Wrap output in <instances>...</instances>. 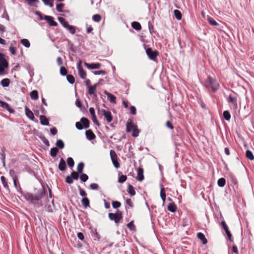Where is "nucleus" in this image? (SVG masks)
<instances>
[{
	"instance_id": "nucleus-21",
	"label": "nucleus",
	"mask_w": 254,
	"mask_h": 254,
	"mask_svg": "<svg viewBox=\"0 0 254 254\" xmlns=\"http://www.w3.org/2000/svg\"><path fill=\"white\" fill-rule=\"evenodd\" d=\"M80 122L81 123L83 127L88 128L89 126V121L86 118H82L80 120Z\"/></svg>"
},
{
	"instance_id": "nucleus-54",
	"label": "nucleus",
	"mask_w": 254,
	"mask_h": 254,
	"mask_svg": "<svg viewBox=\"0 0 254 254\" xmlns=\"http://www.w3.org/2000/svg\"><path fill=\"white\" fill-rule=\"evenodd\" d=\"M112 206L114 208H118L121 206V203L119 201H113L112 202Z\"/></svg>"
},
{
	"instance_id": "nucleus-34",
	"label": "nucleus",
	"mask_w": 254,
	"mask_h": 254,
	"mask_svg": "<svg viewBox=\"0 0 254 254\" xmlns=\"http://www.w3.org/2000/svg\"><path fill=\"white\" fill-rule=\"evenodd\" d=\"M218 185L220 187H223L226 184L225 179L223 178H220L217 181Z\"/></svg>"
},
{
	"instance_id": "nucleus-40",
	"label": "nucleus",
	"mask_w": 254,
	"mask_h": 254,
	"mask_svg": "<svg viewBox=\"0 0 254 254\" xmlns=\"http://www.w3.org/2000/svg\"><path fill=\"white\" fill-rule=\"evenodd\" d=\"M21 43L27 48H29L30 46V42L26 39H23L21 40Z\"/></svg>"
},
{
	"instance_id": "nucleus-24",
	"label": "nucleus",
	"mask_w": 254,
	"mask_h": 254,
	"mask_svg": "<svg viewBox=\"0 0 254 254\" xmlns=\"http://www.w3.org/2000/svg\"><path fill=\"white\" fill-rule=\"evenodd\" d=\"M131 26L133 28L137 31L140 30L141 29V26L140 24L136 21H134L132 22Z\"/></svg>"
},
{
	"instance_id": "nucleus-32",
	"label": "nucleus",
	"mask_w": 254,
	"mask_h": 254,
	"mask_svg": "<svg viewBox=\"0 0 254 254\" xmlns=\"http://www.w3.org/2000/svg\"><path fill=\"white\" fill-rule=\"evenodd\" d=\"M0 180H1V181L3 184V187L6 189H9V186H8V183L6 181V179L5 178V177L3 176H1V178H0Z\"/></svg>"
},
{
	"instance_id": "nucleus-64",
	"label": "nucleus",
	"mask_w": 254,
	"mask_h": 254,
	"mask_svg": "<svg viewBox=\"0 0 254 254\" xmlns=\"http://www.w3.org/2000/svg\"><path fill=\"white\" fill-rule=\"evenodd\" d=\"M77 237L79 239L82 241L84 239V235L81 232H79L77 233Z\"/></svg>"
},
{
	"instance_id": "nucleus-5",
	"label": "nucleus",
	"mask_w": 254,
	"mask_h": 254,
	"mask_svg": "<svg viewBox=\"0 0 254 254\" xmlns=\"http://www.w3.org/2000/svg\"><path fill=\"white\" fill-rule=\"evenodd\" d=\"M146 53L149 58L154 61H155L157 57L159 55V52L157 51H153L150 48L146 49Z\"/></svg>"
},
{
	"instance_id": "nucleus-26",
	"label": "nucleus",
	"mask_w": 254,
	"mask_h": 254,
	"mask_svg": "<svg viewBox=\"0 0 254 254\" xmlns=\"http://www.w3.org/2000/svg\"><path fill=\"white\" fill-rule=\"evenodd\" d=\"M128 193L130 196H133L135 194V189L132 185H128Z\"/></svg>"
},
{
	"instance_id": "nucleus-52",
	"label": "nucleus",
	"mask_w": 254,
	"mask_h": 254,
	"mask_svg": "<svg viewBox=\"0 0 254 254\" xmlns=\"http://www.w3.org/2000/svg\"><path fill=\"white\" fill-rule=\"evenodd\" d=\"M66 28H67L69 32L72 34H74L76 32L75 27L73 26L70 25L69 24Z\"/></svg>"
},
{
	"instance_id": "nucleus-43",
	"label": "nucleus",
	"mask_w": 254,
	"mask_h": 254,
	"mask_svg": "<svg viewBox=\"0 0 254 254\" xmlns=\"http://www.w3.org/2000/svg\"><path fill=\"white\" fill-rule=\"evenodd\" d=\"M67 163L68 166L69 167L71 168V167H73L74 164V160L72 159V158H71V157L67 158Z\"/></svg>"
},
{
	"instance_id": "nucleus-46",
	"label": "nucleus",
	"mask_w": 254,
	"mask_h": 254,
	"mask_svg": "<svg viewBox=\"0 0 254 254\" xmlns=\"http://www.w3.org/2000/svg\"><path fill=\"white\" fill-rule=\"evenodd\" d=\"M60 72L61 75L65 76L67 75V71L64 66H61L60 67Z\"/></svg>"
},
{
	"instance_id": "nucleus-8",
	"label": "nucleus",
	"mask_w": 254,
	"mask_h": 254,
	"mask_svg": "<svg viewBox=\"0 0 254 254\" xmlns=\"http://www.w3.org/2000/svg\"><path fill=\"white\" fill-rule=\"evenodd\" d=\"M110 154L114 166L116 168H119L120 166V164L118 161L117 156L116 152L113 150H111Z\"/></svg>"
},
{
	"instance_id": "nucleus-20",
	"label": "nucleus",
	"mask_w": 254,
	"mask_h": 254,
	"mask_svg": "<svg viewBox=\"0 0 254 254\" xmlns=\"http://www.w3.org/2000/svg\"><path fill=\"white\" fill-rule=\"evenodd\" d=\"M197 237L199 240L201 241L203 244L205 245L207 244V240L203 233L201 232L198 233L197 234Z\"/></svg>"
},
{
	"instance_id": "nucleus-16",
	"label": "nucleus",
	"mask_w": 254,
	"mask_h": 254,
	"mask_svg": "<svg viewBox=\"0 0 254 254\" xmlns=\"http://www.w3.org/2000/svg\"><path fill=\"white\" fill-rule=\"evenodd\" d=\"M85 134L87 138L91 140L95 138L96 136L94 133L93 132L91 129H88L85 131Z\"/></svg>"
},
{
	"instance_id": "nucleus-22",
	"label": "nucleus",
	"mask_w": 254,
	"mask_h": 254,
	"mask_svg": "<svg viewBox=\"0 0 254 254\" xmlns=\"http://www.w3.org/2000/svg\"><path fill=\"white\" fill-rule=\"evenodd\" d=\"M59 169L61 170V171H64L65 168H66V163H65V161L64 160V159L63 158H61L60 159V163L59 164Z\"/></svg>"
},
{
	"instance_id": "nucleus-38",
	"label": "nucleus",
	"mask_w": 254,
	"mask_h": 254,
	"mask_svg": "<svg viewBox=\"0 0 254 254\" xmlns=\"http://www.w3.org/2000/svg\"><path fill=\"white\" fill-rule=\"evenodd\" d=\"M59 20L64 27L66 28L69 25V24L65 21L64 18L63 17H60L59 18Z\"/></svg>"
},
{
	"instance_id": "nucleus-48",
	"label": "nucleus",
	"mask_w": 254,
	"mask_h": 254,
	"mask_svg": "<svg viewBox=\"0 0 254 254\" xmlns=\"http://www.w3.org/2000/svg\"><path fill=\"white\" fill-rule=\"evenodd\" d=\"M64 3H61L58 4L56 5V9L58 11L62 12H63V8H64Z\"/></svg>"
},
{
	"instance_id": "nucleus-60",
	"label": "nucleus",
	"mask_w": 254,
	"mask_h": 254,
	"mask_svg": "<svg viewBox=\"0 0 254 254\" xmlns=\"http://www.w3.org/2000/svg\"><path fill=\"white\" fill-rule=\"evenodd\" d=\"M126 180H127V176H125V175H122V176H121L119 178V182L120 183H124V182L126 181Z\"/></svg>"
},
{
	"instance_id": "nucleus-2",
	"label": "nucleus",
	"mask_w": 254,
	"mask_h": 254,
	"mask_svg": "<svg viewBox=\"0 0 254 254\" xmlns=\"http://www.w3.org/2000/svg\"><path fill=\"white\" fill-rule=\"evenodd\" d=\"M205 85L206 87L211 88L213 92L216 91L219 87V84L216 79L211 76L207 77L205 81Z\"/></svg>"
},
{
	"instance_id": "nucleus-58",
	"label": "nucleus",
	"mask_w": 254,
	"mask_h": 254,
	"mask_svg": "<svg viewBox=\"0 0 254 254\" xmlns=\"http://www.w3.org/2000/svg\"><path fill=\"white\" fill-rule=\"evenodd\" d=\"M78 188L80 195L85 197L87 195L86 192L83 190L81 189L80 186H78Z\"/></svg>"
},
{
	"instance_id": "nucleus-1",
	"label": "nucleus",
	"mask_w": 254,
	"mask_h": 254,
	"mask_svg": "<svg viewBox=\"0 0 254 254\" xmlns=\"http://www.w3.org/2000/svg\"><path fill=\"white\" fill-rule=\"evenodd\" d=\"M45 194V190L44 188L39 190L36 193L33 194L30 192H26L23 194L24 198L26 201L32 204H36L37 201L41 200Z\"/></svg>"
},
{
	"instance_id": "nucleus-49",
	"label": "nucleus",
	"mask_w": 254,
	"mask_h": 254,
	"mask_svg": "<svg viewBox=\"0 0 254 254\" xmlns=\"http://www.w3.org/2000/svg\"><path fill=\"white\" fill-rule=\"evenodd\" d=\"M92 236L94 240H98L100 238V235L98 233L96 230H95L94 231H93Z\"/></svg>"
},
{
	"instance_id": "nucleus-11",
	"label": "nucleus",
	"mask_w": 254,
	"mask_h": 254,
	"mask_svg": "<svg viewBox=\"0 0 254 254\" xmlns=\"http://www.w3.org/2000/svg\"><path fill=\"white\" fill-rule=\"evenodd\" d=\"M89 112L92 116V120L93 123L95 124H96V125H97L98 126H100V124L99 123V122L96 117L95 110H94V108H92V107L90 108Z\"/></svg>"
},
{
	"instance_id": "nucleus-10",
	"label": "nucleus",
	"mask_w": 254,
	"mask_h": 254,
	"mask_svg": "<svg viewBox=\"0 0 254 254\" xmlns=\"http://www.w3.org/2000/svg\"><path fill=\"white\" fill-rule=\"evenodd\" d=\"M84 65L88 69H99L101 66V64L100 63H92L88 64L87 63H84Z\"/></svg>"
},
{
	"instance_id": "nucleus-35",
	"label": "nucleus",
	"mask_w": 254,
	"mask_h": 254,
	"mask_svg": "<svg viewBox=\"0 0 254 254\" xmlns=\"http://www.w3.org/2000/svg\"><path fill=\"white\" fill-rule=\"evenodd\" d=\"M246 155L247 158L250 160H253L254 159V156L253 153L249 150H247Z\"/></svg>"
},
{
	"instance_id": "nucleus-4",
	"label": "nucleus",
	"mask_w": 254,
	"mask_h": 254,
	"mask_svg": "<svg viewBox=\"0 0 254 254\" xmlns=\"http://www.w3.org/2000/svg\"><path fill=\"white\" fill-rule=\"evenodd\" d=\"M109 218L111 220L114 221L116 223H118L122 219V212L118 211L117 213H109Z\"/></svg>"
},
{
	"instance_id": "nucleus-12",
	"label": "nucleus",
	"mask_w": 254,
	"mask_h": 254,
	"mask_svg": "<svg viewBox=\"0 0 254 254\" xmlns=\"http://www.w3.org/2000/svg\"><path fill=\"white\" fill-rule=\"evenodd\" d=\"M44 19L46 20L50 26H56L58 24L54 20V18L51 16L45 15Z\"/></svg>"
},
{
	"instance_id": "nucleus-56",
	"label": "nucleus",
	"mask_w": 254,
	"mask_h": 254,
	"mask_svg": "<svg viewBox=\"0 0 254 254\" xmlns=\"http://www.w3.org/2000/svg\"><path fill=\"white\" fill-rule=\"evenodd\" d=\"M129 110H130V113L132 115H134L136 114V110L134 106H130L129 108Z\"/></svg>"
},
{
	"instance_id": "nucleus-53",
	"label": "nucleus",
	"mask_w": 254,
	"mask_h": 254,
	"mask_svg": "<svg viewBox=\"0 0 254 254\" xmlns=\"http://www.w3.org/2000/svg\"><path fill=\"white\" fill-rule=\"evenodd\" d=\"M80 179L82 182H85L88 179V176L86 174H82L80 175Z\"/></svg>"
},
{
	"instance_id": "nucleus-37",
	"label": "nucleus",
	"mask_w": 254,
	"mask_h": 254,
	"mask_svg": "<svg viewBox=\"0 0 254 254\" xmlns=\"http://www.w3.org/2000/svg\"><path fill=\"white\" fill-rule=\"evenodd\" d=\"M66 79L68 82L70 84L74 83L75 81V79L74 76L72 75L68 74L66 75Z\"/></svg>"
},
{
	"instance_id": "nucleus-59",
	"label": "nucleus",
	"mask_w": 254,
	"mask_h": 254,
	"mask_svg": "<svg viewBox=\"0 0 254 254\" xmlns=\"http://www.w3.org/2000/svg\"><path fill=\"white\" fill-rule=\"evenodd\" d=\"M76 127L79 130L82 129L83 128V126H82L81 122H76L75 124Z\"/></svg>"
},
{
	"instance_id": "nucleus-28",
	"label": "nucleus",
	"mask_w": 254,
	"mask_h": 254,
	"mask_svg": "<svg viewBox=\"0 0 254 254\" xmlns=\"http://www.w3.org/2000/svg\"><path fill=\"white\" fill-rule=\"evenodd\" d=\"M30 97L32 99L37 100L39 98L38 92L37 90H33L30 93Z\"/></svg>"
},
{
	"instance_id": "nucleus-61",
	"label": "nucleus",
	"mask_w": 254,
	"mask_h": 254,
	"mask_svg": "<svg viewBox=\"0 0 254 254\" xmlns=\"http://www.w3.org/2000/svg\"><path fill=\"white\" fill-rule=\"evenodd\" d=\"M160 194L161 198H162V197L166 196L165 190L164 188L161 189Z\"/></svg>"
},
{
	"instance_id": "nucleus-25",
	"label": "nucleus",
	"mask_w": 254,
	"mask_h": 254,
	"mask_svg": "<svg viewBox=\"0 0 254 254\" xmlns=\"http://www.w3.org/2000/svg\"><path fill=\"white\" fill-rule=\"evenodd\" d=\"M167 208L170 212H175L177 210V206L174 203H171L168 205Z\"/></svg>"
},
{
	"instance_id": "nucleus-7",
	"label": "nucleus",
	"mask_w": 254,
	"mask_h": 254,
	"mask_svg": "<svg viewBox=\"0 0 254 254\" xmlns=\"http://www.w3.org/2000/svg\"><path fill=\"white\" fill-rule=\"evenodd\" d=\"M8 64L5 59L4 55L0 53V73H2L4 68L8 66Z\"/></svg>"
},
{
	"instance_id": "nucleus-44",
	"label": "nucleus",
	"mask_w": 254,
	"mask_h": 254,
	"mask_svg": "<svg viewBox=\"0 0 254 254\" xmlns=\"http://www.w3.org/2000/svg\"><path fill=\"white\" fill-rule=\"evenodd\" d=\"M28 1V4L30 5L37 7V4L39 3L38 0H27Z\"/></svg>"
},
{
	"instance_id": "nucleus-39",
	"label": "nucleus",
	"mask_w": 254,
	"mask_h": 254,
	"mask_svg": "<svg viewBox=\"0 0 254 254\" xmlns=\"http://www.w3.org/2000/svg\"><path fill=\"white\" fill-rule=\"evenodd\" d=\"M92 20L96 22H99L101 20V16L98 14H94L92 16Z\"/></svg>"
},
{
	"instance_id": "nucleus-33",
	"label": "nucleus",
	"mask_w": 254,
	"mask_h": 254,
	"mask_svg": "<svg viewBox=\"0 0 254 254\" xmlns=\"http://www.w3.org/2000/svg\"><path fill=\"white\" fill-rule=\"evenodd\" d=\"M0 105L1 107H2V108L6 109L7 110H8L9 112H11L10 111L11 109L9 107V105L7 103L4 102L2 101H0Z\"/></svg>"
},
{
	"instance_id": "nucleus-29",
	"label": "nucleus",
	"mask_w": 254,
	"mask_h": 254,
	"mask_svg": "<svg viewBox=\"0 0 254 254\" xmlns=\"http://www.w3.org/2000/svg\"><path fill=\"white\" fill-rule=\"evenodd\" d=\"M59 152V149L57 147H54L51 149L50 155L53 157H55Z\"/></svg>"
},
{
	"instance_id": "nucleus-41",
	"label": "nucleus",
	"mask_w": 254,
	"mask_h": 254,
	"mask_svg": "<svg viewBox=\"0 0 254 254\" xmlns=\"http://www.w3.org/2000/svg\"><path fill=\"white\" fill-rule=\"evenodd\" d=\"M84 164L83 162L79 163L77 167V171L79 173H82L84 168Z\"/></svg>"
},
{
	"instance_id": "nucleus-51",
	"label": "nucleus",
	"mask_w": 254,
	"mask_h": 254,
	"mask_svg": "<svg viewBox=\"0 0 254 254\" xmlns=\"http://www.w3.org/2000/svg\"><path fill=\"white\" fill-rule=\"evenodd\" d=\"M79 173L78 172L73 171L72 172H71L70 176L71 177L72 179L77 180L79 178Z\"/></svg>"
},
{
	"instance_id": "nucleus-45",
	"label": "nucleus",
	"mask_w": 254,
	"mask_h": 254,
	"mask_svg": "<svg viewBox=\"0 0 254 254\" xmlns=\"http://www.w3.org/2000/svg\"><path fill=\"white\" fill-rule=\"evenodd\" d=\"M208 21L209 23L212 26H216L218 25V23L211 17H208Z\"/></svg>"
},
{
	"instance_id": "nucleus-42",
	"label": "nucleus",
	"mask_w": 254,
	"mask_h": 254,
	"mask_svg": "<svg viewBox=\"0 0 254 254\" xmlns=\"http://www.w3.org/2000/svg\"><path fill=\"white\" fill-rule=\"evenodd\" d=\"M88 93L90 95H93L96 96V90L94 89L92 86L88 88Z\"/></svg>"
},
{
	"instance_id": "nucleus-3",
	"label": "nucleus",
	"mask_w": 254,
	"mask_h": 254,
	"mask_svg": "<svg viewBox=\"0 0 254 254\" xmlns=\"http://www.w3.org/2000/svg\"><path fill=\"white\" fill-rule=\"evenodd\" d=\"M128 132H131L132 136L135 137L138 136L140 130L137 125L128 121Z\"/></svg>"
},
{
	"instance_id": "nucleus-50",
	"label": "nucleus",
	"mask_w": 254,
	"mask_h": 254,
	"mask_svg": "<svg viewBox=\"0 0 254 254\" xmlns=\"http://www.w3.org/2000/svg\"><path fill=\"white\" fill-rule=\"evenodd\" d=\"M56 145L60 148L62 149L64 147V142L62 140H58L56 142Z\"/></svg>"
},
{
	"instance_id": "nucleus-36",
	"label": "nucleus",
	"mask_w": 254,
	"mask_h": 254,
	"mask_svg": "<svg viewBox=\"0 0 254 254\" xmlns=\"http://www.w3.org/2000/svg\"><path fill=\"white\" fill-rule=\"evenodd\" d=\"M44 4L46 5H49L50 7H53L54 6V0H42Z\"/></svg>"
},
{
	"instance_id": "nucleus-9",
	"label": "nucleus",
	"mask_w": 254,
	"mask_h": 254,
	"mask_svg": "<svg viewBox=\"0 0 254 254\" xmlns=\"http://www.w3.org/2000/svg\"><path fill=\"white\" fill-rule=\"evenodd\" d=\"M77 66L78 71V74L80 77L82 79H85L87 74L86 72L84 70L82 67L81 61H79V62L77 64Z\"/></svg>"
},
{
	"instance_id": "nucleus-62",
	"label": "nucleus",
	"mask_w": 254,
	"mask_h": 254,
	"mask_svg": "<svg viewBox=\"0 0 254 254\" xmlns=\"http://www.w3.org/2000/svg\"><path fill=\"white\" fill-rule=\"evenodd\" d=\"M166 126L169 128H170L171 129H174V126H173L172 123L170 121H168L166 122Z\"/></svg>"
},
{
	"instance_id": "nucleus-18",
	"label": "nucleus",
	"mask_w": 254,
	"mask_h": 254,
	"mask_svg": "<svg viewBox=\"0 0 254 254\" xmlns=\"http://www.w3.org/2000/svg\"><path fill=\"white\" fill-rule=\"evenodd\" d=\"M25 110L26 116L30 120H33L35 117L33 112L27 107H25Z\"/></svg>"
},
{
	"instance_id": "nucleus-13",
	"label": "nucleus",
	"mask_w": 254,
	"mask_h": 254,
	"mask_svg": "<svg viewBox=\"0 0 254 254\" xmlns=\"http://www.w3.org/2000/svg\"><path fill=\"white\" fill-rule=\"evenodd\" d=\"M221 224H222V228L225 230L229 239L230 241H231L232 236V234H231L230 231L229 230V228H228L226 222L224 221H223L221 222Z\"/></svg>"
},
{
	"instance_id": "nucleus-57",
	"label": "nucleus",
	"mask_w": 254,
	"mask_h": 254,
	"mask_svg": "<svg viewBox=\"0 0 254 254\" xmlns=\"http://www.w3.org/2000/svg\"><path fill=\"white\" fill-rule=\"evenodd\" d=\"M65 182L69 184H71L73 183V179L70 176H67L66 177Z\"/></svg>"
},
{
	"instance_id": "nucleus-63",
	"label": "nucleus",
	"mask_w": 254,
	"mask_h": 254,
	"mask_svg": "<svg viewBox=\"0 0 254 254\" xmlns=\"http://www.w3.org/2000/svg\"><path fill=\"white\" fill-rule=\"evenodd\" d=\"M90 188L92 190H98V188H99L98 184H95V183L91 184L90 185Z\"/></svg>"
},
{
	"instance_id": "nucleus-14",
	"label": "nucleus",
	"mask_w": 254,
	"mask_h": 254,
	"mask_svg": "<svg viewBox=\"0 0 254 254\" xmlns=\"http://www.w3.org/2000/svg\"><path fill=\"white\" fill-rule=\"evenodd\" d=\"M104 93L107 96L108 100L112 103H116V97L115 96L113 95L112 94L108 92L107 91H104Z\"/></svg>"
},
{
	"instance_id": "nucleus-19",
	"label": "nucleus",
	"mask_w": 254,
	"mask_h": 254,
	"mask_svg": "<svg viewBox=\"0 0 254 254\" xmlns=\"http://www.w3.org/2000/svg\"><path fill=\"white\" fill-rule=\"evenodd\" d=\"M40 123L42 125L48 126L49 124V120L44 115L40 116Z\"/></svg>"
},
{
	"instance_id": "nucleus-15",
	"label": "nucleus",
	"mask_w": 254,
	"mask_h": 254,
	"mask_svg": "<svg viewBox=\"0 0 254 254\" xmlns=\"http://www.w3.org/2000/svg\"><path fill=\"white\" fill-rule=\"evenodd\" d=\"M138 181H142L144 179L143 169L142 168L139 167L137 170V176L136 178Z\"/></svg>"
},
{
	"instance_id": "nucleus-55",
	"label": "nucleus",
	"mask_w": 254,
	"mask_h": 254,
	"mask_svg": "<svg viewBox=\"0 0 254 254\" xmlns=\"http://www.w3.org/2000/svg\"><path fill=\"white\" fill-rule=\"evenodd\" d=\"M41 139L43 142L47 146H49L50 145V143L49 142V140L45 137L43 136L41 137Z\"/></svg>"
},
{
	"instance_id": "nucleus-47",
	"label": "nucleus",
	"mask_w": 254,
	"mask_h": 254,
	"mask_svg": "<svg viewBox=\"0 0 254 254\" xmlns=\"http://www.w3.org/2000/svg\"><path fill=\"white\" fill-rule=\"evenodd\" d=\"M223 117L224 119L227 121H229L231 118V115L230 113L228 111H225L223 112Z\"/></svg>"
},
{
	"instance_id": "nucleus-30",
	"label": "nucleus",
	"mask_w": 254,
	"mask_h": 254,
	"mask_svg": "<svg viewBox=\"0 0 254 254\" xmlns=\"http://www.w3.org/2000/svg\"><path fill=\"white\" fill-rule=\"evenodd\" d=\"M81 203L85 207L89 206V200L87 197H84L82 199Z\"/></svg>"
},
{
	"instance_id": "nucleus-31",
	"label": "nucleus",
	"mask_w": 254,
	"mask_h": 254,
	"mask_svg": "<svg viewBox=\"0 0 254 254\" xmlns=\"http://www.w3.org/2000/svg\"><path fill=\"white\" fill-rule=\"evenodd\" d=\"M174 15L176 18L178 20H181L182 18V13L181 11L178 9H175L174 11Z\"/></svg>"
},
{
	"instance_id": "nucleus-23",
	"label": "nucleus",
	"mask_w": 254,
	"mask_h": 254,
	"mask_svg": "<svg viewBox=\"0 0 254 254\" xmlns=\"http://www.w3.org/2000/svg\"><path fill=\"white\" fill-rule=\"evenodd\" d=\"M128 228L133 233L136 231V228L134 223V221H131L128 223Z\"/></svg>"
},
{
	"instance_id": "nucleus-6",
	"label": "nucleus",
	"mask_w": 254,
	"mask_h": 254,
	"mask_svg": "<svg viewBox=\"0 0 254 254\" xmlns=\"http://www.w3.org/2000/svg\"><path fill=\"white\" fill-rule=\"evenodd\" d=\"M100 113H102L103 115L108 123H111L112 121L113 117L110 111L105 109L101 110L98 109V114H100Z\"/></svg>"
},
{
	"instance_id": "nucleus-27",
	"label": "nucleus",
	"mask_w": 254,
	"mask_h": 254,
	"mask_svg": "<svg viewBox=\"0 0 254 254\" xmlns=\"http://www.w3.org/2000/svg\"><path fill=\"white\" fill-rule=\"evenodd\" d=\"M10 80L8 78H4L1 80V84L3 87H8L9 85Z\"/></svg>"
},
{
	"instance_id": "nucleus-17",
	"label": "nucleus",
	"mask_w": 254,
	"mask_h": 254,
	"mask_svg": "<svg viewBox=\"0 0 254 254\" xmlns=\"http://www.w3.org/2000/svg\"><path fill=\"white\" fill-rule=\"evenodd\" d=\"M228 101V102L231 103L235 108L236 109L237 108V98L236 97H233L232 95H230L229 96Z\"/></svg>"
}]
</instances>
